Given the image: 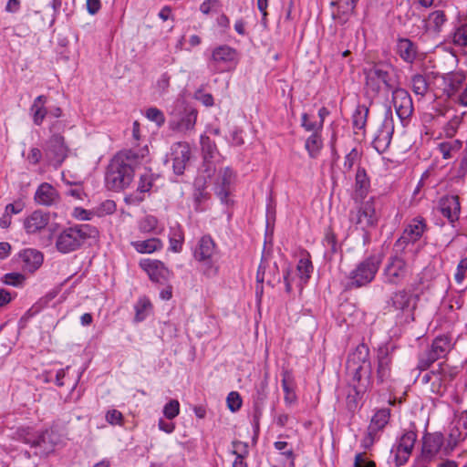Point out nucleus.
I'll return each mask as SVG.
<instances>
[{
    "label": "nucleus",
    "instance_id": "obj_1",
    "mask_svg": "<svg viewBox=\"0 0 467 467\" xmlns=\"http://www.w3.org/2000/svg\"><path fill=\"white\" fill-rule=\"evenodd\" d=\"M144 153L135 150L119 151L110 161L105 174V184L113 192H121L133 182L135 170L140 164Z\"/></svg>",
    "mask_w": 467,
    "mask_h": 467
},
{
    "label": "nucleus",
    "instance_id": "obj_2",
    "mask_svg": "<svg viewBox=\"0 0 467 467\" xmlns=\"http://www.w3.org/2000/svg\"><path fill=\"white\" fill-rule=\"evenodd\" d=\"M192 254L202 275L207 278H213L218 275L221 250L211 234L202 235L196 241L194 246L192 247Z\"/></svg>",
    "mask_w": 467,
    "mask_h": 467
},
{
    "label": "nucleus",
    "instance_id": "obj_3",
    "mask_svg": "<svg viewBox=\"0 0 467 467\" xmlns=\"http://www.w3.org/2000/svg\"><path fill=\"white\" fill-rule=\"evenodd\" d=\"M366 94L371 99L382 91H392L398 85L394 68L388 64L379 63L364 69Z\"/></svg>",
    "mask_w": 467,
    "mask_h": 467
},
{
    "label": "nucleus",
    "instance_id": "obj_4",
    "mask_svg": "<svg viewBox=\"0 0 467 467\" xmlns=\"http://www.w3.org/2000/svg\"><path fill=\"white\" fill-rule=\"evenodd\" d=\"M97 234L90 224H76L62 230L56 238V247L61 254H69L79 249L83 244Z\"/></svg>",
    "mask_w": 467,
    "mask_h": 467
},
{
    "label": "nucleus",
    "instance_id": "obj_5",
    "mask_svg": "<svg viewBox=\"0 0 467 467\" xmlns=\"http://www.w3.org/2000/svg\"><path fill=\"white\" fill-rule=\"evenodd\" d=\"M382 263L380 254H373L358 262L348 275L347 288L357 289L367 286L376 277Z\"/></svg>",
    "mask_w": 467,
    "mask_h": 467
},
{
    "label": "nucleus",
    "instance_id": "obj_6",
    "mask_svg": "<svg viewBox=\"0 0 467 467\" xmlns=\"http://www.w3.org/2000/svg\"><path fill=\"white\" fill-rule=\"evenodd\" d=\"M418 438L415 430L404 431L392 444L388 463L389 467H401L405 465L413 451Z\"/></svg>",
    "mask_w": 467,
    "mask_h": 467
},
{
    "label": "nucleus",
    "instance_id": "obj_7",
    "mask_svg": "<svg viewBox=\"0 0 467 467\" xmlns=\"http://www.w3.org/2000/svg\"><path fill=\"white\" fill-rule=\"evenodd\" d=\"M238 61V51L224 44L212 48L207 66L213 73H224L234 69Z\"/></svg>",
    "mask_w": 467,
    "mask_h": 467
},
{
    "label": "nucleus",
    "instance_id": "obj_8",
    "mask_svg": "<svg viewBox=\"0 0 467 467\" xmlns=\"http://www.w3.org/2000/svg\"><path fill=\"white\" fill-rule=\"evenodd\" d=\"M347 370L351 378L363 379V382L366 379H372V368L369 359V348L368 347L361 343L348 355L347 360Z\"/></svg>",
    "mask_w": 467,
    "mask_h": 467
},
{
    "label": "nucleus",
    "instance_id": "obj_9",
    "mask_svg": "<svg viewBox=\"0 0 467 467\" xmlns=\"http://www.w3.org/2000/svg\"><path fill=\"white\" fill-rule=\"evenodd\" d=\"M349 222L357 229L367 232L368 228H373L378 224L379 216L376 213L375 198L360 202L356 208L350 210L348 215Z\"/></svg>",
    "mask_w": 467,
    "mask_h": 467
},
{
    "label": "nucleus",
    "instance_id": "obj_10",
    "mask_svg": "<svg viewBox=\"0 0 467 467\" xmlns=\"http://www.w3.org/2000/svg\"><path fill=\"white\" fill-rule=\"evenodd\" d=\"M429 230L427 221L419 215L412 218L393 245L394 252H405L410 244L419 242Z\"/></svg>",
    "mask_w": 467,
    "mask_h": 467
},
{
    "label": "nucleus",
    "instance_id": "obj_11",
    "mask_svg": "<svg viewBox=\"0 0 467 467\" xmlns=\"http://www.w3.org/2000/svg\"><path fill=\"white\" fill-rule=\"evenodd\" d=\"M384 266L382 282L384 284L399 285L403 283L409 275L410 267L406 260L401 256L402 252H394Z\"/></svg>",
    "mask_w": 467,
    "mask_h": 467
},
{
    "label": "nucleus",
    "instance_id": "obj_12",
    "mask_svg": "<svg viewBox=\"0 0 467 467\" xmlns=\"http://www.w3.org/2000/svg\"><path fill=\"white\" fill-rule=\"evenodd\" d=\"M390 419V409L382 408L378 410L372 416L367 428V433L362 438L360 445L365 450H369L379 441L381 433L388 425Z\"/></svg>",
    "mask_w": 467,
    "mask_h": 467
},
{
    "label": "nucleus",
    "instance_id": "obj_13",
    "mask_svg": "<svg viewBox=\"0 0 467 467\" xmlns=\"http://www.w3.org/2000/svg\"><path fill=\"white\" fill-rule=\"evenodd\" d=\"M396 347L389 342L377 348L376 380L378 384L389 385L392 381L391 366Z\"/></svg>",
    "mask_w": 467,
    "mask_h": 467
},
{
    "label": "nucleus",
    "instance_id": "obj_14",
    "mask_svg": "<svg viewBox=\"0 0 467 467\" xmlns=\"http://www.w3.org/2000/svg\"><path fill=\"white\" fill-rule=\"evenodd\" d=\"M45 162L56 169L60 167L67 157L69 149L65 138L59 133H53L45 143Z\"/></svg>",
    "mask_w": 467,
    "mask_h": 467
},
{
    "label": "nucleus",
    "instance_id": "obj_15",
    "mask_svg": "<svg viewBox=\"0 0 467 467\" xmlns=\"http://www.w3.org/2000/svg\"><path fill=\"white\" fill-rule=\"evenodd\" d=\"M418 296L409 291L400 290L391 296V306L400 312L398 317L400 323L409 324L414 321V310L416 309Z\"/></svg>",
    "mask_w": 467,
    "mask_h": 467
},
{
    "label": "nucleus",
    "instance_id": "obj_16",
    "mask_svg": "<svg viewBox=\"0 0 467 467\" xmlns=\"http://www.w3.org/2000/svg\"><path fill=\"white\" fill-rule=\"evenodd\" d=\"M394 133V119L390 107H388L382 122L379 126L372 140V146L378 153L381 154L389 148Z\"/></svg>",
    "mask_w": 467,
    "mask_h": 467
},
{
    "label": "nucleus",
    "instance_id": "obj_17",
    "mask_svg": "<svg viewBox=\"0 0 467 467\" xmlns=\"http://www.w3.org/2000/svg\"><path fill=\"white\" fill-rule=\"evenodd\" d=\"M444 443V437L441 432H427L421 439L420 453L415 458L417 462L429 463L433 461Z\"/></svg>",
    "mask_w": 467,
    "mask_h": 467
},
{
    "label": "nucleus",
    "instance_id": "obj_18",
    "mask_svg": "<svg viewBox=\"0 0 467 467\" xmlns=\"http://www.w3.org/2000/svg\"><path fill=\"white\" fill-rule=\"evenodd\" d=\"M191 159V148L187 142H176L166 155L165 163L171 162L172 171L176 175L183 174Z\"/></svg>",
    "mask_w": 467,
    "mask_h": 467
},
{
    "label": "nucleus",
    "instance_id": "obj_19",
    "mask_svg": "<svg viewBox=\"0 0 467 467\" xmlns=\"http://www.w3.org/2000/svg\"><path fill=\"white\" fill-rule=\"evenodd\" d=\"M392 104L401 123L410 119L413 113V101L411 96L405 88L396 87L392 91Z\"/></svg>",
    "mask_w": 467,
    "mask_h": 467
},
{
    "label": "nucleus",
    "instance_id": "obj_20",
    "mask_svg": "<svg viewBox=\"0 0 467 467\" xmlns=\"http://www.w3.org/2000/svg\"><path fill=\"white\" fill-rule=\"evenodd\" d=\"M59 441V436L53 430L36 431L34 442V454L39 457H47L55 451Z\"/></svg>",
    "mask_w": 467,
    "mask_h": 467
},
{
    "label": "nucleus",
    "instance_id": "obj_21",
    "mask_svg": "<svg viewBox=\"0 0 467 467\" xmlns=\"http://www.w3.org/2000/svg\"><path fill=\"white\" fill-rule=\"evenodd\" d=\"M349 386L351 389L346 399L347 408L349 411H355L364 394L372 387V379H366L363 382V379L351 378Z\"/></svg>",
    "mask_w": 467,
    "mask_h": 467
},
{
    "label": "nucleus",
    "instance_id": "obj_22",
    "mask_svg": "<svg viewBox=\"0 0 467 467\" xmlns=\"http://www.w3.org/2000/svg\"><path fill=\"white\" fill-rule=\"evenodd\" d=\"M235 181V173L230 167L220 170L214 182V193L223 203H227L232 185Z\"/></svg>",
    "mask_w": 467,
    "mask_h": 467
},
{
    "label": "nucleus",
    "instance_id": "obj_23",
    "mask_svg": "<svg viewBox=\"0 0 467 467\" xmlns=\"http://www.w3.org/2000/svg\"><path fill=\"white\" fill-rule=\"evenodd\" d=\"M435 78L441 81L442 95L448 99L454 98L465 81V75L462 72L436 74Z\"/></svg>",
    "mask_w": 467,
    "mask_h": 467
},
{
    "label": "nucleus",
    "instance_id": "obj_24",
    "mask_svg": "<svg viewBox=\"0 0 467 467\" xmlns=\"http://www.w3.org/2000/svg\"><path fill=\"white\" fill-rule=\"evenodd\" d=\"M156 180L155 174L150 171H145L140 176V181L135 192L126 195L124 201L129 205H138L145 199V193L149 192Z\"/></svg>",
    "mask_w": 467,
    "mask_h": 467
},
{
    "label": "nucleus",
    "instance_id": "obj_25",
    "mask_svg": "<svg viewBox=\"0 0 467 467\" xmlns=\"http://www.w3.org/2000/svg\"><path fill=\"white\" fill-rule=\"evenodd\" d=\"M200 142L203 155V171L208 178H211L215 172V166L213 160L219 154V151L215 142L212 140L209 136L202 135Z\"/></svg>",
    "mask_w": 467,
    "mask_h": 467
},
{
    "label": "nucleus",
    "instance_id": "obj_26",
    "mask_svg": "<svg viewBox=\"0 0 467 467\" xmlns=\"http://www.w3.org/2000/svg\"><path fill=\"white\" fill-rule=\"evenodd\" d=\"M34 200L39 205L57 206L60 202V195L53 185L42 182L35 192Z\"/></svg>",
    "mask_w": 467,
    "mask_h": 467
},
{
    "label": "nucleus",
    "instance_id": "obj_27",
    "mask_svg": "<svg viewBox=\"0 0 467 467\" xmlns=\"http://www.w3.org/2000/svg\"><path fill=\"white\" fill-rule=\"evenodd\" d=\"M47 101L48 98L46 95H39L34 99L30 105L28 114L35 126H42L45 119L49 118Z\"/></svg>",
    "mask_w": 467,
    "mask_h": 467
},
{
    "label": "nucleus",
    "instance_id": "obj_28",
    "mask_svg": "<svg viewBox=\"0 0 467 467\" xmlns=\"http://www.w3.org/2000/svg\"><path fill=\"white\" fill-rule=\"evenodd\" d=\"M439 209L441 214L453 224L460 218L461 203L457 195H446L441 198Z\"/></svg>",
    "mask_w": 467,
    "mask_h": 467
},
{
    "label": "nucleus",
    "instance_id": "obj_29",
    "mask_svg": "<svg viewBox=\"0 0 467 467\" xmlns=\"http://www.w3.org/2000/svg\"><path fill=\"white\" fill-rule=\"evenodd\" d=\"M21 268L25 272L34 273L43 264L44 256L43 254L33 248L24 249L19 253Z\"/></svg>",
    "mask_w": 467,
    "mask_h": 467
},
{
    "label": "nucleus",
    "instance_id": "obj_30",
    "mask_svg": "<svg viewBox=\"0 0 467 467\" xmlns=\"http://www.w3.org/2000/svg\"><path fill=\"white\" fill-rule=\"evenodd\" d=\"M140 266L145 270L152 282L162 283L169 275V270L165 265L158 260L145 259L140 262Z\"/></svg>",
    "mask_w": 467,
    "mask_h": 467
},
{
    "label": "nucleus",
    "instance_id": "obj_31",
    "mask_svg": "<svg viewBox=\"0 0 467 467\" xmlns=\"http://www.w3.org/2000/svg\"><path fill=\"white\" fill-rule=\"evenodd\" d=\"M396 52L407 64H413L418 57V46L407 37H400L396 45Z\"/></svg>",
    "mask_w": 467,
    "mask_h": 467
},
{
    "label": "nucleus",
    "instance_id": "obj_32",
    "mask_svg": "<svg viewBox=\"0 0 467 467\" xmlns=\"http://www.w3.org/2000/svg\"><path fill=\"white\" fill-rule=\"evenodd\" d=\"M49 222V215L40 210L34 211L24 221V228L27 234H36L44 229Z\"/></svg>",
    "mask_w": 467,
    "mask_h": 467
},
{
    "label": "nucleus",
    "instance_id": "obj_33",
    "mask_svg": "<svg viewBox=\"0 0 467 467\" xmlns=\"http://www.w3.org/2000/svg\"><path fill=\"white\" fill-rule=\"evenodd\" d=\"M436 368L437 372L439 373L438 379L441 392V389L444 390L446 385L456 378V376L459 374V368L458 367L450 366L445 362L439 363Z\"/></svg>",
    "mask_w": 467,
    "mask_h": 467
},
{
    "label": "nucleus",
    "instance_id": "obj_34",
    "mask_svg": "<svg viewBox=\"0 0 467 467\" xmlns=\"http://www.w3.org/2000/svg\"><path fill=\"white\" fill-rule=\"evenodd\" d=\"M322 244L325 249L324 258L327 261H332L334 255L340 250V245L338 244L337 236L331 228H327L326 230Z\"/></svg>",
    "mask_w": 467,
    "mask_h": 467
},
{
    "label": "nucleus",
    "instance_id": "obj_35",
    "mask_svg": "<svg viewBox=\"0 0 467 467\" xmlns=\"http://www.w3.org/2000/svg\"><path fill=\"white\" fill-rule=\"evenodd\" d=\"M452 348L451 337L448 335L436 337L430 349L440 358H444Z\"/></svg>",
    "mask_w": 467,
    "mask_h": 467
},
{
    "label": "nucleus",
    "instance_id": "obj_36",
    "mask_svg": "<svg viewBox=\"0 0 467 467\" xmlns=\"http://www.w3.org/2000/svg\"><path fill=\"white\" fill-rule=\"evenodd\" d=\"M323 149L322 132L311 133L305 141V150L308 157L317 159Z\"/></svg>",
    "mask_w": 467,
    "mask_h": 467
},
{
    "label": "nucleus",
    "instance_id": "obj_37",
    "mask_svg": "<svg viewBox=\"0 0 467 467\" xmlns=\"http://www.w3.org/2000/svg\"><path fill=\"white\" fill-rule=\"evenodd\" d=\"M170 250L173 253H180L182 250L184 243V232L182 227L176 223L169 230Z\"/></svg>",
    "mask_w": 467,
    "mask_h": 467
},
{
    "label": "nucleus",
    "instance_id": "obj_38",
    "mask_svg": "<svg viewBox=\"0 0 467 467\" xmlns=\"http://www.w3.org/2000/svg\"><path fill=\"white\" fill-rule=\"evenodd\" d=\"M130 244L140 254H152L162 248V242L155 237L142 241H133Z\"/></svg>",
    "mask_w": 467,
    "mask_h": 467
},
{
    "label": "nucleus",
    "instance_id": "obj_39",
    "mask_svg": "<svg viewBox=\"0 0 467 467\" xmlns=\"http://www.w3.org/2000/svg\"><path fill=\"white\" fill-rule=\"evenodd\" d=\"M370 187V182L366 172V170L362 167H358L356 178H355V192L361 198L364 199Z\"/></svg>",
    "mask_w": 467,
    "mask_h": 467
},
{
    "label": "nucleus",
    "instance_id": "obj_40",
    "mask_svg": "<svg viewBox=\"0 0 467 467\" xmlns=\"http://www.w3.org/2000/svg\"><path fill=\"white\" fill-rule=\"evenodd\" d=\"M447 22V16L442 10H435L428 16L427 29L435 34H440L442 26Z\"/></svg>",
    "mask_w": 467,
    "mask_h": 467
},
{
    "label": "nucleus",
    "instance_id": "obj_41",
    "mask_svg": "<svg viewBox=\"0 0 467 467\" xmlns=\"http://www.w3.org/2000/svg\"><path fill=\"white\" fill-rule=\"evenodd\" d=\"M410 87L415 95L424 97L429 90L428 77L420 73L412 75Z\"/></svg>",
    "mask_w": 467,
    "mask_h": 467
},
{
    "label": "nucleus",
    "instance_id": "obj_42",
    "mask_svg": "<svg viewBox=\"0 0 467 467\" xmlns=\"http://www.w3.org/2000/svg\"><path fill=\"white\" fill-rule=\"evenodd\" d=\"M368 108L366 105H358L352 114V126L356 130H364L367 124Z\"/></svg>",
    "mask_w": 467,
    "mask_h": 467
},
{
    "label": "nucleus",
    "instance_id": "obj_43",
    "mask_svg": "<svg viewBox=\"0 0 467 467\" xmlns=\"http://www.w3.org/2000/svg\"><path fill=\"white\" fill-rule=\"evenodd\" d=\"M314 266L309 257H302L298 260L296 271L300 281L306 284L311 277Z\"/></svg>",
    "mask_w": 467,
    "mask_h": 467
},
{
    "label": "nucleus",
    "instance_id": "obj_44",
    "mask_svg": "<svg viewBox=\"0 0 467 467\" xmlns=\"http://www.w3.org/2000/svg\"><path fill=\"white\" fill-rule=\"evenodd\" d=\"M36 431L31 427H21L14 433V439L33 448Z\"/></svg>",
    "mask_w": 467,
    "mask_h": 467
},
{
    "label": "nucleus",
    "instance_id": "obj_45",
    "mask_svg": "<svg viewBox=\"0 0 467 467\" xmlns=\"http://www.w3.org/2000/svg\"><path fill=\"white\" fill-rule=\"evenodd\" d=\"M151 308L150 301L146 297H140L134 306L135 310V322H142L148 316V310Z\"/></svg>",
    "mask_w": 467,
    "mask_h": 467
},
{
    "label": "nucleus",
    "instance_id": "obj_46",
    "mask_svg": "<svg viewBox=\"0 0 467 467\" xmlns=\"http://www.w3.org/2000/svg\"><path fill=\"white\" fill-rule=\"evenodd\" d=\"M274 447L289 460V467H295L296 454L291 444L286 441H277L274 442Z\"/></svg>",
    "mask_w": 467,
    "mask_h": 467
},
{
    "label": "nucleus",
    "instance_id": "obj_47",
    "mask_svg": "<svg viewBox=\"0 0 467 467\" xmlns=\"http://www.w3.org/2000/svg\"><path fill=\"white\" fill-rule=\"evenodd\" d=\"M452 43L460 47L467 46V23H463L455 27L451 33Z\"/></svg>",
    "mask_w": 467,
    "mask_h": 467
},
{
    "label": "nucleus",
    "instance_id": "obj_48",
    "mask_svg": "<svg viewBox=\"0 0 467 467\" xmlns=\"http://www.w3.org/2000/svg\"><path fill=\"white\" fill-rule=\"evenodd\" d=\"M117 210V204L113 200H105L93 208V213L99 216L103 217L106 215L113 214Z\"/></svg>",
    "mask_w": 467,
    "mask_h": 467
},
{
    "label": "nucleus",
    "instance_id": "obj_49",
    "mask_svg": "<svg viewBox=\"0 0 467 467\" xmlns=\"http://www.w3.org/2000/svg\"><path fill=\"white\" fill-rule=\"evenodd\" d=\"M439 358L430 349L419 355L417 368L420 371L427 370Z\"/></svg>",
    "mask_w": 467,
    "mask_h": 467
},
{
    "label": "nucleus",
    "instance_id": "obj_50",
    "mask_svg": "<svg viewBox=\"0 0 467 467\" xmlns=\"http://www.w3.org/2000/svg\"><path fill=\"white\" fill-rule=\"evenodd\" d=\"M158 219L153 215H146L139 222V230L142 234H157Z\"/></svg>",
    "mask_w": 467,
    "mask_h": 467
},
{
    "label": "nucleus",
    "instance_id": "obj_51",
    "mask_svg": "<svg viewBox=\"0 0 467 467\" xmlns=\"http://www.w3.org/2000/svg\"><path fill=\"white\" fill-rule=\"evenodd\" d=\"M300 125L307 132L315 133L323 131L322 123L310 119V116L306 112L302 113Z\"/></svg>",
    "mask_w": 467,
    "mask_h": 467
},
{
    "label": "nucleus",
    "instance_id": "obj_52",
    "mask_svg": "<svg viewBox=\"0 0 467 467\" xmlns=\"http://www.w3.org/2000/svg\"><path fill=\"white\" fill-rule=\"evenodd\" d=\"M22 156L26 158V161L33 166L38 165L42 161H45V151L38 147H31L26 156L22 152Z\"/></svg>",
    "mask_w": 467,
    "mask_h": 467
},
{
    "label": "nucleus",
    "instance_id": "obj_53",
    "mask_svg": "<svg viewBox=\"0 0 467 467\" xmlns=\"http://www.w3.org/2000/svg\"><path fill=\"white\" fill-rule=\"evenodd\" d=\"M145 117L154 122L157 127H161L165 123V116L163 112L156 107H150L146 109Z\"/></svg>",
    "mask_w": 467,
    "mask_h": 467
},
{
    "label": "nucleus",
    "instance_id": "obj_54",
    "mask_svg": "<svg viewBox=\"0 0 467 467\" xmlns=\"http://www.w3.org/2000/svg\"><path fill=\"white\" fill-rule=\"evenodd\" d=\"M2 282L5 285L20 287L24 285L26 277L21 273H7L2 277Z\"/></svg>",
    "mask_w": 467,
    "mask_h": 467
},
{
    "label": "nucleus",
    "instance_id": "obj_55",
    "mask_svg": "<svg viewBox=\"0 0 467 467\" xmlns=\"http://www.w3.org/2000/svg\"><path fill=\"white\" fill-rule=\"evenodd\" d=\"M332 5H337V10L333 12L334 19H338L339 23L345 24L349 19V16L354 13V10H346L343 3L340 1L332 2Z\"/></svg>",
    "mask_w": 467,
    "mask_h": 467
},
{
    "label": "nucleus",
    "instance_id": "obj_56",
    "mask_svg": "<svg viewBox=\"0 0 467 467\" xmlns=\"http://www.w3.org/2000/svg\"><path fill=\"white\" fill-rule=\"evenodd\" d=\"M438 376L439 373L437 372V368H433L431 371L426 372L421 377V382L423 384L431 383V390L434 393H440Z\"/></svg>",
    "mask_w": 467,
    "mask_h": 467
},
{
    "label": "nucleus",
    "instance_id": "obj_57",
    "mask_svg": "<svg viewBox=\"0 0 467 467\" xmlns=\"http://www.w3.org/2000/svg\"><path fill=\"white\" fill-rule=\"evenodd\" d=\"M233 450L230 451L235 457L246 458L249 456V446L245 441L234 440L232 441Z\"/></svg>",
    "mask_w": 467,
    "mask_h": 467
},
{
    "label": "nucleus",
    "instance_id": "obj_58",
    "mask_svg": "<svg viewBox=\"0 0 467 467\" xmlns=\"http://www.w3.org/2000/svg\"><path fill=\"white\" fill-rule=\"evenodd\" d=\"M180 413V403L177 400H171L163 407V415L166 419L171 420Z\"/></svg>",
    "mask_w": 467,
    "mask_h": 467
},
{
    "label": "nucleus",
    "instance_id": "obj_59",
    "mask_svg": "<svg viewBox=\"0 0 467 467\" xmlns=\"http://www.w3.org/2000/svg\"><path fill=\"white\" fill-rule=\"evenodd\" d=\"M281 385L285 393V402L287 404H291L294 401H296V395L295 393L293 386L288 382L286 375H285L284 378L282 379Z\"/></svg>",
    "mask_w": 467,
    "mask_h": 467
},
{
    "label": "nucleus",
    "instance_id": "obj_60",
    "mask_svg": "<svg viewBox=\"0 0 467 467\" xmlns=\"http://www.w3.org/2000/svg\"><path fill=\"white\" fill-rule=\"evenodd\" d=\"M226 403L232 412L238 411L243 404L241 395L237 391H231L226 398Z\"/></svg>",
    "mask_w": 467,
    "mask_h": 467
},
{
    "label": "nucleus",
    "instance_id": "obj_61",
    "mask_svg": "<svg viewBox=\"0 0 467 467\" xmlns=\"http://www.w3.org/2000/svg\"><path fill=\"white\" fill-rule=\"evenodd\" d=\"M266 400V393L265 388L257 389L256 395L254 397V410L256 411L257 416L263 414L265 401Z\"/></svg>",
    "mask_w": 467,
    "mask_h": 467
},
{
    "label": "nucleus",
    "instance_id": "obj_62",
    "mask_svg": "<svg viewBox=\"0 0 467 467\" xmlns=\"http://www.w3.org/2000/svg\"><path fill=\"white\" fill-rule=\"evenodd\" d=\"M197 119V113L195 111H191L184 115L179 123L180 130H189L193 129Z\"/></svg>",
    "mask_w": 467,
    "mask_h": 467
},
{
    "label": "nucleus",
    "instance_id": "obj_63",
    "mask_svg": "<svg viewBox=\"0 0 467 467\" xmlns=\"http://www.w3.org/2000/svg\"><path fill=\"white\" fill-rule=\"evenodd\" d=\"M467 271V257L462 258L456 267L454 279L457 284H462L465 278V273Z\"/></svg>",
    "mask_w": 467,
    "mask_h": 467
},
{
    "label": "nucleus",
    "instance_id": "obj_64",
    "mask_svg": "<svg viewBox=\"0 0 467 467\" xmlns=\"http://www.w3.org/2000/svg\"><path fill=\"white\" fill-rule=\"evenodd\" d=\"M354 467H376V463L369 460L365 453L358 452L355 455Z\"/></svg>",
    "mask_w": 467,
    "mask_h": 467
}]
</instances>
